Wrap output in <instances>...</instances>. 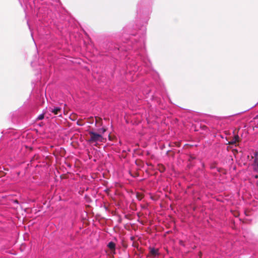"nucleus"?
<instances>
[{
	"instance_id": "f257e3e1",
	"label": "nucleus",
	"mask_w": 258,
	"mask_h": 258,
	"mask_svg": "<svg viewBox=\"0 0 258 258\" xmlns=\"http://www.w3.org/2000/svg\"><path fill=\"white\" fill-rule=\"evenodd\" d=\"M89 139L88 142L90 144H94L95 145H98L100 143L104 142L105 139L104 138L102 135L99 134L93 131L89 132Z\"/></svg>"
},
{
	"instance_id": "f03ea898",
	"label": "nucleus",
	"mask_w": 258,
	"mask_h": 258,
	"mask_svg": "<svg viewBox=\"0 0 258 258\" xmlns=\"http://www.w3.org/2000/svg\"><path fill=\"white\" fill-rule=\"evenodd\" d=\"M253 171L258 173V152L254 154L253 163L252 164Z\"/></svg>"
},
{
	"instance_id": "0eeeda50",
	"label": "nucleus",
	"mask_w": 258,
	"mask_h": 258,
	"mask_svg": "<svg viewBox=\"0 0 258 258\" xmlns=\"http://www.w3.org/2000/svg\"><path fill=\"white\" fill-rule=\"evenodd\" d=\"M238 136H235L234 139L231 142V144H234V143H235L237 140H238Z\"/></svg>"
},
{
	"instance_id": "7ed1b4c3",
	"label": "nucleus",
	"mask_w": 258,
	"mask_h": 258,
	"mask_svg": "<svg viewBox=\"0 0 258 258\" xmlns=\"http://www.w3.org/2000/svg\"><path fill=\"white\" fill-rule=\"evenodd\" d=\"M50 111L51 112L54 113V114L60 115V113L61 112V109L59 107H54L53 108H50Z\"/></svg>"
},
{
	"instance_id": "6e6552de",
	"label": "nucleus",
	"mask_w": 258,
	"mask_h": 258,
	"mask_svg": "<svg viewBox=\"0 0 258 258\" xmlns=\"http://www.w3.org/2000/svg\"><path fill=\"white\" fill-rule=\"evenodd\" d=\"M44 118V114H41L37 117L38 120H41Z\"/></svg>"
},
{
	"instance_id": "39448f33",
	"label": "nucleus",
	"mask_w": 258,
	"mask_h": 258,
	"mask_svg": "<svg viewBox=\"0 0 258 258\" xmlns=\"http://www.w3.org/2000/svg\"><path fill=\"white\" fill-rule=\"evenodd\" d=\"M108 248L111 250H115V244L114 242L111 241L109 242L107 245Z\"/></svg>"
},
{
	"instance_id": "423d86ee",
	"label": "nucleus",
	"mask_w": 258,
	"mask_h": 258,
	"mask_svg": "<svg viewBox=\"0 0 258 258\" xmlns=\"http://www.w3.org/2000/svg\"><path fill=\"white\" fill-rule=\"evenodd\" d=\"M99 132L100 133V134H103L106 132V129L104 127H102L99 130Z\"/></svg>"
},
{
	"instance_id": "20e7f679",
	"label": "nucleus",
	"mask_w": 258,
	"mask_h": 258,
	"mask_svg": "<svg viewBox=\"0 0 258 258\" xmlns=\"http://www.w3.org/2000/svg\"><path fill=\"white\" fill-rule=\"evenodd\" d=\"M150 252L151 254L153 256H156L158 254V249L154 248H150Z\"/></svg>"
},
{
	"instance_id": "1a4fd4ad",
	"label": "nucleus",
	"mask_w": 258,
	"mask_h": 258,
	"mask_svg": "<svg viewBox=\"0 0 258 258\" xmlns=\"http://www.w3.org/2000/svg\"><path fill=\"white\" fill-rule=\"evenodd\" d=\"M255 178H258V176L257 175L255 176Z\"/></svg>"
},
{
	"instance_id": "9d476101",
	"label": "nucleus",
	"mask_w": 258,
	"mask_h": 258,
	"mask_svg": "<svg viewBox=\"0 0 258 258\" xmlns=\"http://www.w3.org/2000/svg\"><path fill=\"white\" fill-rule=\"evenodd\" d=\"M257 118H258V115L256 116Z\"/></svg>"
}]
</instances>
